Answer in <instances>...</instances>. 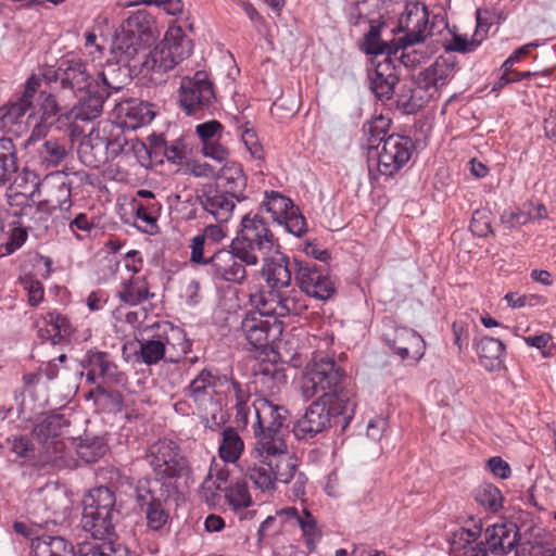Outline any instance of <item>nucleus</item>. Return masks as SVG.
Wrapping results in <instances>:
<instances>
[{
    "label": "nucleus",
    "instance_id": "f257e3e1",
    "mask_svg": "<svg viewBox=\"0 0 556 556\" xmlns=\"http://www.w3.org/2000/svg\"><path fill=\"white\" fill-rule=\"evenodd\" d=\"M253 408L255 443L245 477L262 492H271L278 482L289 483L298 469V458L287 444L289 410L265 396H257Z\"/></svg>",
    "mask_w": 556,
    "mask_h": 556
},
{
    "label": "nucleus",
    "instance_id": "f03ea898",
    "mask_svg": "<svg viewBox=\"0 0 556 556\" xmlns=\"http://www.w3.org/2000/svg\"><path fill=\"white\" fill-rule=\"evenodd\" d=\"M241 228L231 240L229 249L213 251L200 265L208 266V273L217 280L241 285L247 278L245 266L258 264V254H269L277 244V238L264 217L247 214Z\"/></svg>",
    "mask_w": 556,
    "mask_h": 556
},
{
    "label": "nucleus",
    "instance_id": "7ed1b4c3",
    "mask_svg": "<svg viewBox=\"0 0 556 556\" xmlns=\"http://www.w3.org/2000/svg\"><path fill=\"white\" fill-rule=\"evenodd\" d=\"M268 291L261 296V305L267 313L275 316H300L308 308L306 300L295 289L290 287L294 274V260L292 263L286 254L264 258L262 266Z\"/></svg>",
    "mask_w": 556,
    "mask_h": 556
},
{
    "label": "nucleus",
    "instance_id": "20e7f679",
    "mask_svg": "<svg viewBox=\"0 0 556 556\" xmlns=\"http://www.w3.org/2000/svg\"><path fill=\"white\" fill-rule=\"evenodd\" d=\"M344 370L331 357L315 355L305 368L301 390L305 397L325 396L327 401L344 405L345 412L356 408L355 395L345 388Z\"/></svg>",
    "mask_w": 556,
    "mask_h": 556
},
{
    "label": "nucleus",
    "instance_id": "39448f33",
    "mask_svg": "<svg viewBox=\"0 0 556 556\" xmlns=\"http://www.w3.org/2000/svg\"><path fill=\"white\" fill-rule=\"evenodd\" d=\"M157 37L154 16L147 10H138L124 20L115 31L113 50L123 62H132L135 67Z\"/></svg>",
    "mask_w": 556,
    "mask_h": 556
},
{
    "label": "nucleus",
    "instance_id": "423d86ee",
    "mask_svg": "<svg viewBox=\"0 0 556 556\" xmlns=\"http://www.w3.org/2000/svg\"><path fill=\"white\" fill-rule=\"evenodd\" d=\"M81 528L96 540H105L115 533L121 509L115 493L108 486L89 491L83 501Z\"/></svg>",
    "mask_w": 556,
    "mask_h": 556
},
{
    "label": "nucleus",
    "instance_id": "0eeeda50",
    "mask_svg": "<svg viewBox=\"0 0 556 556\" xmlns=\"http://www.w3.org/2000/svg\"><path fill=\"white\" fill-rule=\"evenodd\" d=\"M193 51L192 40L180 26H170L163 39L136 63L140 73H166L187 60Z\"/></svg>",
    "mask_w": 556,
    "mask_h": 556
},
{
    "label": "nucleus",
    "instance_id": "6e6552de",
    "mask_svg": "<svg viewBox=\"0 0 556 556\" xmlns=\"http://www.w3.org/2000/svg\"><path fill=\"white\" fill-rule=\"evenodd\" d=\"M325 396H318L305 409L304 415L296 420L293 426V433L299 440H311L317 434L325 432L332 425H340L341 431H344L354 417L355 409L351 412L343 409L344 405L325 400Z\"/></svg>",
    "mask_w": 556,
    "mask_h": 556
},
{
    "label": "nucleus",
    "instance_id": "1a4fd4ad",
    "mask_svg": "<svg viewBox=\"0 0 556 556\" xmlns=\"http://www.w3.org/2000/svg\"><path fill=\"white\" fill-rule=\"evenodd\" d=\"M138 361L151 366L164 359L177 363L190 350L186 333L179 327L167 325L151 339L138 340Z\"/></svg>",
    "mask_w": 556,
    "mask_h": 556
},
{
    "label": "nucleus",
    "instance_id": "9d476101",
    "mask_svg": "<svg viewBox=\"0 0 556 556\" xmlns=\"http://www.w3.org/2000/svg\"><path fill=\"white\" fill-rule=\"evenodd\" d=\"M144 459L155 475L152 481H170L188 478L191 466L180 446L173 440L161 439L152 443L144 455Z\"/></svg>",
    "mask_w": 556,
    "mask_h": 556
},
{
    "label": "nucleus",
    "instance_id": "9b49d317",
    "mask_svg": "<svg viewBox=\"0 0 556 556\" xmlns=\"http://www.w3.org/2000/svg\"><path fill=\"white\" fill-rule=\"evenodd\" d=\"M215 102V87L207 72L198 71L193 76L181 78L178 103L187 115L197 118L212 115Z\"/></svg>",
    "mask_w": 556,
    "mask_h": 556
},
{
    "label": "nucleus",
    "instance_id": "f8f14e48",
    "mask_svg": "<svg viewBox=\"0 0 556 556\" xmlns=\"http://www.w3.org/2000/svg\"><path fill=\"white\" fill-rule=\"evenodd\" d=\"M294 280L300 293L304 292L307 296L320 301H326L336 293V285L329 268L314 262L294 257Z\"/></svg>",
    "mask_w": 556,
    "mask_h": 556
},
{
    "label": "nucleus",
    "instance_id": "ddd939ff",
    "mask_svg": "<svg viewBox=\"0 0 556 556\" xmlns=\"http://www.w3.org/2000/svg\"><path fill=\"white\" fill-rule=\"evenodd\" d=\"M279 317L264 308L247 313L241 321V331L252 349L264 350L280 337L282 323Z\"/></svg>",
    "mask_w": 556,
    "mask_h": 556
},
{
    "label": "nucleus",
    "instance_id": "4468645a",
    "mask_svg": "<svg viewBox=\"0 0 556 556\" xmlns=\"http://www.w3.org/2000/svg\"><path fill=\"white\" fill-rule=\"evenodd\" d=\"M86 370V380L89 383L124 386L127 382V376L119 370L113 356L104 351L96 349L88 350L80 362Z\"/></svg>",
    "mask_w": 556,
    "mask_h": 556
},
{
    "label": "nucleus",
    "instance_id": "2eb2a0df",
    "mask_svg": "<svg viewBox=\"0 0 556 556\" xmlns=\"http://www.w3.org/2000/svg\"><path fill=\"white\" fill-rule=\"evenodd\" d=\"M166 498V491L157 481L144 479L138 482L136 500L141 508L146 507L147 525L151 530L162 529L168 520V513L164 507Z\"/></svg>",
    "mask_w": 556,
    "mask_h": 556
},
{
    "label": "nucleus",
    "instance_id": "dca6fc26",
    "mask_svg": "<svg viewBox=\"0 0 556 556\" xmlns=\"http://www.w3.org/2000/svg\"><path fill=\"white\" fill-rule=\"evenodd\" d=\"M414 148L413 140L407 136H388L378 152L379 173L384 176L396 174L410 160Z\"/></svg>",
    "mask_w": 556,
    "mask_h": 556
},
{
    "label": "nucleus",
    "instance_id": "f3484780",
    "mask_svg": "<svg viewBox=\"0 0 556 556\" xmlns=\"http://www.w3.org/2000/svg\"><path fill=\"white\" fill-rule=\"evenodd\" d=\"M55 81H60L61 93L77 97L90 88H94L96 79L88 64L81 59L63 60L54 73Z\"/></svg>",
    "mask_w": 556,
    "mask_h": 556
},
{
    "label": "nucleus",
    "instance_id": "a211bd4d",
    "mask_svg": "<svg viewBox=\"0 0 556 556\" xmlns=\"http://www.w3.org/2000/svg\"><path fill=\"white\" fill-rule=\"evenodd\" d=\"M66 426H68L67 420L60 414L45 416L34 426L31 434L46 448L42 457L45 463H53L58 459L55 454L63 447V442L58 438Z\"/></svg>",
    "mask_w": 556,
    "mask_h": 556
},
{
    "label": "nucleus",
    "instance_id": "6ab92c4d",
    "mask_svg": "<svg viewBox=\"0 0 556 556\" xmlns=\"http://www.w3.org/2000/svg\"><path fill=\"white\" fill-rule=\"evenodd\" d=\"M428 18V9L424 3H406L404 12L399 18L397 26V29L404 33V36L400 38L404 46H413L424 41Z\"/></svg>",
    "mask_w": 556,
    "mask_h": 556
},
{
    "label": "nucleus",
    "instance_id": "aec40b11",
    "mask_svg": "<svg viewBox=\"0 0 556 556\" xmlns=\"http://www.w3.org/2000/svg\"><path fill=\"white\" fill-rule=\"evenodd\" d=\"M386 342L403 361L417 362L424 356L426 350L422 337L407 327H396L391 333H387Z\"/></svg>",
    "mask_w": 556,
    "mask_h": 556
},
{
    "label": "nucleus",
    "instance_id": "412c9836",
    "mask_svg": "<svg viewBox=\"0 0 556 556\" xmlns=\"http://www.w3.org/2000/svg\"><path fill=\"white\" fill-rule=\"evenodd\" d=\"M369 80L370 90L378 100L381 102L392 100L394 88L400 80L394 60L390 55H386L376 64L374 72L369 75Z\"/></svg>",
    "mask_w": 556,
    "mask_h": 556
},
{
    "label": "nucleus",
    "instance_id": "4be33fe9",
    "mask_svg": "<svg viewBox=\"0 0 556 556\" xmlns=\"http://www.w3.org/2000/svg\"><path fill=\"white\" fill-rule=\"evenodd\" d=\"M227 383L226 375H218L208 369H202L194 379L191 380L185 390L186 396L190 397L199 407L205 409L206 400L212 399V394H219Z\"/></svg>",
    "mask_w": 556,
    "mask_h": 556
},
{
    "label": "nucleus",
    "instance_id": "5701e85b",
    "mask_svg": "<svg viewBox=\"0 0 556 556\" xmlns=\"http://www.w3.org/2000/svg\"><path fill=\"white\" fill-rule=\"evenodd\" d=\"M453 68V65L448 64L445 60H437L430 66L413 75V85L421 89L431 100L450 81Z\"/></svg>",
    "mask_w": 556,
    "mask_h": 556
},
{
    "label": "nucleus",
    "instance_id": "b1692460",
    "mask_svg": "<svg viewBox=\"0 0 556 556\" xmlns=\"http://www.w3.org/2000/svg\"><path fill=\"white\" fill-rule=\"evenodd\" d=\"M114 112L121 126L131 130L151 123L155 116L152 104L137 99L117 102Z\"/></svg>",
    "mask_w": 556,
    "mask_h": 556
},
{
    "label": "nucleus",
    "instance_id": "393cba45",
    "mask_svg": "<svg viewBox=\"0 0 556 556\" xmlns=\"http://www.w3.org/2000/svg\"><path fill=\"white\" fill-rule=\"evenodd\" d=\"M485 543L494 555H506L519 543V529L514 522L495 523L484 532Z\"/></svg>",
    "mask_w": 556,
    "mask_h": 556
},
{
    "label": "nucleus",
    "instance_id": "a878e982",
    "mask_svg": "<svg viewBox=\"0 0 556 556\" xmlns=\"http://www.w3.org/2000/svg\"><path fill=\"white\" fill-rule=\"evenodd\" d=\"M233 200L236 199L227 192L212 187L203 189L202 193L195 198L203 210L219 224L227 223L231 218L235 208Z\"/></svg>",
    "mask_w": 556,
    "mask_h": 556
},
{
    "label": "nucleus",
    "instance_id": "bb28decb",
    "mask_svg": "<svg viewBox=\"0 0 556 556\" xmlns=\"http://www.w3.org/2000/svg\"><path fill=\"white\" fill-rule=\"evenodd\" d=\"M119 61H122L119 59ZM122 64L121 62L109 63L100 72H98L96 81H99V90L101 94L109 98L113 92H118L131 81L130 62Z\"/></svg>",
    "mask_w": 556,
    "mask_h": 556
},
{
    "label": "nucleus",
    "instance_id": "cd10ccee",
    "mask_svg": "<svg viewBox=\"0 0 556 556\" xmlns=\"http://www.w3.org/2000/svg\"><path fill=\"white\" fill-rule=\"evenodd\" d=\"M226 237V231L218 223L216 225H207L202 233L194 236L190 243V262L201 264L205 262V257L211 255L213 251H217L216 245Z\"/></svg>",
    "mask_w": 556,
    "mask_h": 556
},
{
    "label": "nucleus",
    "instance_id": "c85d7f7f",
    "mask_svg": "<svg viewBox=\"0 0 556 556\" xmlns=\"http://www.w3.org/2000/svg\"><path fill=\"white\" fill-rule=\"evenodd\" d=\"M482 533L481 522L475 523L472 528H462L454 533L452 549L460 556H488L489 546L485 539L479 541Z\"/></svg>",
    "mask_w": 556,
    "mask_h": 556
},
{
    "label": "nucleus",
    "instance_id": "c756f323",
    "mask_svg": "<svg viewBox=\"0 0 556 556\" xmlns=\"http://www.w3.org/2000/svg\"><path fill=\"white\" fill-rule=\"evenodd\" d=\"M78 157L90 168H99L109 161L108 143L99 130H92L85 136L78 146Z\"/></svg>",
    "mask_w": 556,
    "mask_h": 556
},
{
    "label": "nucleus",
    "instance_id": "7c9ffc66",
    "mask_svg": "<svg viewBox=\"0 0 556 556\" xmlns=\"http://www.w3.org/2000/svg\"><path fill=\"white\" fill-rule=\"evenodd\" d=\"M83 93L84 96L70 111V115L75 121L90 122L101 115L104 101L108 98L101 94L99 81L94 83V88H90V90H86Z\"/></svg>",
    "mask_w": 556,
    "mask_h": 556
},
{
    "label": "nucleus",
    "instance_id": "2f4dec72",
    "mask_svg": "<svg viewBox=\"0 0 556 556\" xmlns=\"http://www.w3.org/2000/svg\"><path fill=\"white\" fill-rule=\"evenodd\" d=\"M43 325L45 328L38 330L39 337L50 340L54 345L67 342L73 332L70 319L55 311L45 315Z\"/></svg>",
    "mask_w": 556,
    "mask_h": 556
},
{
    "label": "nucleus",
    "instance_id": "473e14b6",
    "mask_svg": "<svg viewBox=\"0 0 556 556\" xmlns=\"http://www.w3.org/2000/svg\"><path fill=\"white\" fill-rule=\"evenodd\" d=\"M219 180L223 182V192H227L239 202L247 199L244 191L248 178L239 163L225 164L220 170Z\"/></svg>",
    "mask_w": 556,
    "mask_h": 556
},
{
    "label": "nucleus",
    "instance_id": "72a5a7b5",
    "mask_svg": "<svg viewBox=\"0 0 556 556\" xmlns=\"http://www.w3.org/2000/svg\"><path fill=\"white\" fill-rule=\"evenodd\" d=\"M289 520H294L301 528L305 545L309 552L315 551L317 543L321 538V531L318 528L317 520L307 509L298 510L295 507L283 510Z\"/></svg>",
    "mask_w": 556,
    "mask_h": 556
},
{
    "label": "nucleus",
    "instance_id": "f704fd0d",
    "mask_svg": "<svg viewBox=\"0 0 556 556\" xmlns=\"http://www.w3.org/2000/svg\"><path fill=\"white\" fill-rule=\"evenodd\" d=\"M479 362L488 371L498 370L503 363L505 352L504 343L491 337H483L476 344Z\"/></svg>",
    "mask_w": 556,
    "mask_h": 556
},
{
    "label": "nucleus",
    "instance_id": "c9c22d12",
    "mask_svg": "<svg viewBox=\"0 0 556 556\" xmlns=\"http://www.w3.org/2000/svg\"><path fill=\"white\" fill-rule=\"evenodd\" d=\"M34 556H74V546L62 536L41 535L31 541Z\"/></svg>",
    "mask_w": 556,
    "mask_h": 556
},
{
    "label": "nucleus",
    "instance_id": "e433bc0d",
    "mask_svg": "<svg viewBox=\"0 0 556 556\" xmlns=\"http://www.w3.org/2000/svg\"><path fill=\"white\" fill-rule=\"evenodd\" d=\"M429 101L430 98H428V96L425 94L416 85H413L412 80L409 84H403L396 93V105L405 114H414L418 112Z\"/></svg>",
    "mask_w": 556,
    "mask_h": 556
},
{
    "label": "nucleus",
    "instance_id": "4c0bfd02",
    "mask_svg": "<svg viewBox=\"0 0 556 556\" xmlns=\"http://www.w3.org/2000/svg\"><path fill=\"white\" fill-rule=\"evenodd\" d=\"M153 295L149 291V285L144 277H131L123 283L122 290L118 291L119 300L129 305H137Z\"/></svg>",
    "mask_w": 556,
    "mask_h": 556
},
{
    "label": "nucleus",
    "instance_id": "58836bf2",
    "mask_svg": "<svg viewBox=\"0 0 556 556\" xmlns=\"http://www.w3.org/2000/svg\"><path fill=\"white\" fill-rule=\"evenodd\" d=\"M2 226V232L5 237L4 241L0 244V256H8L21 249L26 242L28 232L27 228L20 220L10 223Z\"/></svg>",
    "mask_w": 556,
    "mask_h": 556
},
{
    "label": "nucleus",
    "instance_id": "ea45409f",
    "mask_svg": "<svg viewBox=\"0 0 556 556\" xmlns=\"http://www.w3.org/2000/svg\"><path fill=\"white\" fill-rule=\"evenodd\" d=\"M223 493L226 502L236 513L250 507L253 503L248 482L243 479L230 482Z\"/></svg>",
    "mask_w": 556,
    "mask_h": 556
},
{
    "label": "nucleus",
    "instance_id": "a19ab883",
    "mask_svg": "<svg viewBox=\"0 0 556 556\" xmlns=\"http://www.w3.org/2000/svg\"><path fill=\"white\" fill-rule=\"evenodd\" d=\"M233 392L236 403V421L238 425L247 426L249 416L248 402L250 400V391L248 388H243L240 382L231 377L227 376V383L224 386L222 392Z\"/></svg>",
    "mask_w": 556,
    "mask_h": 556
},
{
    "label": "nucleus",
    "instance_id": "79ce46f5",
    "mask_svg": "<svg viewBox=\"0 0 556 556\" xmlns=\"http://www.w3.org/2000/svg\"><path fill=\"white\" fill-rule=\"evenodd\" d=\"M222 435L223 440L218 448L219 457L226 463H236L244 450L241 437L231 427L225 428Z\"/></svg>",
    "mask_w": 556,
    "mask_h": 556
},
{
    "label": "nucleus",
    "instance_id": "37998d69",
    "mask_svg": "<svg viewBox=\"0 0 556 556\" xmlns=\"http://www.w3.org/2000/svg\"><path fill=\"white\" fill-rule=\"evenodd\" d=\"M108 451V445L101 437H88L79 439L76 444L78 457L87 464L98 462Z\"/></svg>",
    "mask_w": 556,
    "mask_h": 556
},
{
    "label": "nucleus",
    "instance_id": "c03bdc74",
    "mask_svg": "<svg viewBox=\"0 0 556 556\" xmlns=\"http://www.w3.org/2000/svg\"><path fill=\"white\" fill-rule=\"evenodd\" d=\"M110 387L100 383L89 391L88 397H92L96 403L101 404L109 412H121L123 409V395L121 392L110 389Z\"/></svg>",
    "mask_w": 556,
    "mask_h": 556
},
{
    "label": "nucleus",
    "instance_id": "a18cd8bd",
    "mask_svg": "<svg viewBox=\"0 0 556 556\" xmlns=\"http://www.w3.org/2000/svg\"><path fill=\"white\" fill-rule=\"evenodd\" d=\"M475 500L485 509L496 513L503 507L501 490L492 483L483 482L473 491Z\"/></svg>",
    "mask_w": 556,
    "mask_h": 556
},
{
    "label": "nucleus",
    "instance_id": "49530a36",
    "mask_svg": "<svg viewBox=\"0 0 556 556\" xmlns=\"http://www.w3.org/2000/svg\"><path fill=\"white\" fill-rule=\"evenodd\" d=\"M21 218L23 219V224H26V228L28 229H47L50 213L48 207L40 202L39 204H28L22 207L20 213Z\"/></svg>",
    "mask_w": 556,
    "mask_h": 556
},
{
    "label": "nucleus",
    "instance_id": "de8ad7c7",
    "mask_svg": "<svg viewBox=\"0 0 556 556\" xmlns=\"http://www.w3.org/2000/svg\"><path fill=\"white\" fill-rule=\"evenodd\" d=\"M256 382L260 383L269 394L280 391V384L286 383V376L282 370L274 364L261 366L255 372Z\"/></svg>",
    "mask_w": 556,
    "mask_h": 556
},
{
    "label": "nucleus",
    "instance_id": "09e8293b",
    "mask_svg": "<svg viewBox=\"0 0 556 556\" xmlns=\"http://www.w3.org/2000/svg\"><path fill=\"white\" fill-rule=\"evenodd\" d=\"M38 155L42 165L47 168L59 166L67 156V150L64 144L58 140L45 141L38 150Z\"/></svg>",
    "mask_w": 556,
    "mask_h": 556
},
{
    "label": "nucleus",
    "instance_id": "8fccbe9b",
    "mask_svg": "<svg viewBox=\"0 0 556 556\" xmlns=\"http://www.w3.org/2000/svg\"><path fill=\"white\" fill-rule=\"evenodd\" d=\"M262 206L271 214L273 219L277 223L283 220V217L291 211L295 205L293 202L281 194L278 191H271L266 193L265 200L262 202Z\"/></svg>",
    "mask_w": 556,
    "mask_h": 556
},
{
    "label": "nucleus",
    "instance_id": "3c124183",
    "mask_svg": "<svg viewBox=\"0 0 556 556\" xmlns=\"http://www.w3.org/2000/svg\"><path fill=\"white\" fill-rule=\"evenodd\" d=\"M160 141V146L164 149V156L173 164L180 165L187 159L189 152V144L186 142L184 137L167 142L163 135L156 138ZM159 144V142L156 143Z\"/></svg>",
    "mask_w": 556,
    "mask_h": 556
},
{
    "label": "nucleus",
    "instance_id": "603ef678",
    "mask_svg": "<svg viewBox=\"0 0 556 556\" xmlns=\"http://www.w3.org/2000/svg\"><path fill=\"white\" fill-rule=\"evenodd\" d=\"M29 109L17 100L0 108V127L10 128L21 122V118Z\"/></svg>",
    "mask_w": 556,
    "mask_h": 556
},
{
    "label": "nucleus",
    "instance_id": "864d4df0",
    "mask_svg": "<svg viewBox=\"0 0 556 556\" xmlns=\"http://www.w3.org/2000/svg\"><path fill=\"white\" fill-rule=\"evenodd\" d=\"M390 126V119L378 116L365 126L364 130L368 135V144L370 148H378L386 139L387 130Z\"/></svg>",
    "mask_w": 556,
    "mask_h": 556
},
{
    "label": "nucleus",
    "instance_id": "5fc2aeb1",
    "mask_svg": "<svg viewBox=\"0 0 556 556\" xmlns=\"http://www.w3.org/2000/svg\"><path fill=\"white\" fill-rule=\"evenodd\" d=\"M368 24L370 27L364 38L365 51L368 54H382L388 49V45L380 38V31L383 22L379 21L377 23Z\"/></svg>",
    "mask_w": 556,
    "mask_h": 556
},
{
    "label": "nucleus",
    "instance_id": "6e6d98bb",
    "mask_svg": "<svg viewBox=\"0 0 556 556\" xmlns=\"http://www.w3.org/2000/svg\"><path fill=\"white\" fill-rule=\"evenodd\" d=\"M279 224H283L286 229L295 237H301L307 231L305 217L296 206L289 211Z\"/></svg>",
    "mask_w": 556,
    "mask_h": 556
},
{
    "label": "nucleus",
    "instance_id": "4d7b16f0",
    "mask_svg": "<svg viewBox=\"0 0 556 556\" xmlns=\"http://www.w3.org/2000/svg\"><path fill=\"white\" fill-rule=\"evenodd\" d=\"M10 451L21 458H30L34 453V444L27 435H11L5 440Z\"/></svg>",
    "mask_w": 556,
    "mask_h": 556
},
{
    "label": "nucleus",
    "instance_id": "13d9d810",
    "mask_svg": "<svg viewBox=\"0 0 556 556\" xmlns=\"http://www.w3.org/2000/svg\"><path fill=\"white\" fill-rule=\"evenodd\" d=\"M223 125L216 121L212 119L202 124L197 125L195 134L201 139L203 146L218 140L222 136Z\"/></svg>",
    "mask_w": 556,
    "mask_h": 556
},
{
    "label": "nucleus",
    "instance_id": "bf43d9fd",
    "mask_svg": "<svg viewBox=\"0 0 556 556\" xmlns=\"http://www.w3.org/2000/svg\"><path fill=\"white\" fill-rule=\"evenodd\" d=\"M366 23H377L382 20L383 2L381 0H358L357 1Z\"/></svg>",
    "mask_w": 556,
    "mask_h": 556
},
{
    "label": "nucleus",
    "instance_id": "052dcab7",
    "mask_svg": "<svg viewBox=\"0 0 556 556\" xmlns=\"http://www.w3.org/2000/svg\"><path fill=\"white\" fill-rule=\"evenodd\" d=\"M241 128L242 141L247 149L249 150V152L251 153V155L258 160L262 159L264 155V150L262 144L258 142L255 130L253 128L248 127V123Z\"/></svg>",
    "mask_w": 556,
    "mask_h": 556
},
{
    "label": "nucleus",
    "instance_id": "680f3d73",
    "mask_svg": "<svg viewBox=\"0 0 556 556\" xmlns=\"http://www.w3.org/2000/svg\"><path fill=\"white\" fill-rule=\"evenodd\" d=\"M68 227L73 235H75L78 239H81L83 236L79 232L89 235L90 231L96 227V224L93 218H90L85 213H79L70 222Z\"/></svg>",
    "mask_w": 556,
    "mask_h": 556
},
{
    "label": "nucleus",
    "instance_id": "e2e57ef3",
    "mask_svg": "<svg viewBox=\"0 0 556 556\" xmlns=\"http://www.w3.org/2000/svg\"><path fill=\"white\" fill-rule=\"evenodd\" d=\"M471 231L479 236L484 237L492 231L490 216L485 211H475L470 222Z\"/></svg>",
    "mask_w": 556,
    "mask_h": 556
},
{
    "label": "nucleus",
    "instance_id": "0e129e2a",
    "mask_svg": "<svg viewBox=\"0 0 556 556\" xmlns=\"http://www.w3.org/2000/svg\"><path fill=\"white\" fill-rule=\"evenodd\" d=\"M118 132L116 135H113V138H106L105 137V143H108V157L109 160H114L119 154L125 152V148L130 142L126 136L123 134V131L117 127Z\"/></svg>",
    "mask_w": 556,
    "mask_h": 556
},
{
    "label": "nucleus",
    "instance_id": "69168bd1",
    "mask_svg": "<svg viewBox=\"0 0 556 556\" xmlns=\"http://www.w3.org/2000/svg\"><path fill=\"white\" fill-rule=\"evenodd\" d=\"M162 204H154L152 206H144L143 203H137L135 208V216L150 226H155L157 216L161 212Z\"/></svg>",
    "mask_w": 556,
    "mask_h": 556
},
{
    "label": "nucleus",
    "instance_id": "338daca9",
    "mask_svg": "<svg viewBox=\"0 0 556 556\" xmlns=\"http://www.w3.org/2000/svg\"><path fill=\"white\" fill-rule=\"evenodd\" d=\"M23 283L28 293V303L31 306H38L42 302L45 295L42 283L36 279H27Z\"/></svg>",
    "mask_w": 556,
    "mask_h": 556
},
{
    "label": "nucleus",
    "instance_id": "774afa93",
    "mask_svg": "<svg viewBox=\"0 0 556 556\" xmlns=\"http://www.w3.org/2000/svg\"><path fill=\"white\" fill-rule=\"evenodd\" d=\"M531 219L532 212H525L519 208L516 211L506 212L502 216L503 223H505L509 228L526 225Z\"/></svg>",
    "mask_w": 556,
    "mask_h": 556
}]
</instances>
